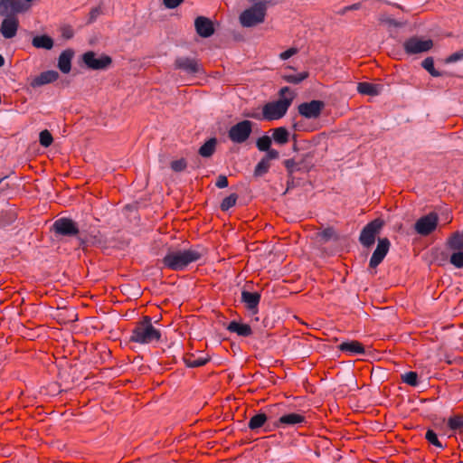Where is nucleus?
I'll list each match as a JSON object with an SVG mask.
<instances>
[{
    "label": "nucleus",
    "mask_w": 463,
    "mask_h": 463,
    "mask_svg": "<svg viewBox=\"0 0 463 463\" xmlns=\"http://www.w3.org/2000/svg\"><path fill=\"white\" fill-rule=\"evenodd\" d=\"M205 254L202 245L191 246L188 249H168L162 260L164 267L180 271L185 269L191 263L200 260Z\"/></svg>",
    "instance_id": "1"
},
{
    "label": "nucleus",
    "mask_w": 463,
    "mask_h": 463,
    "mask_svg": "<svg viewBox=\"0 0 463 463\" xmlns=\"http://www.w3.org/2000/svg\"><path fill=\"white\" fill-rule=\"evenodd\" d=\"M161 339V333L152 325L150 317L146 316L141 321L136 324L131 332L129 340L141 345L151 344Z\"/></svg>",
    "instance_id": "2"
},
{
    "label": "nucleus",
    "mask_w": 463,
    "mask_h": 463,
    "mask_svg": "<svg viewBox=\"0 0 463 463\" xmlns=\"http://www.w3.org/2000/svg\"><path fill=\"white\" fill-rule=\"evenodd\" d=\"M293 97L290 98H280L278 100L268 102L263 106L262 115L260 114H246V117L252 118L255 119H265L272 121L283 118L289 106L291 105Z\"/></svg>",
    "instance_id": "3"
},
{
    "label": "nucleus",
    "mask_w": 463,
    "mask_h": 463,
    "mask_svg": "<svg viewBox=\"0 0 463 463\" xmlns=\"http://www.w3.org/2000/svg\"><path fill=\"white\" fill-rule=\"evenodd\" d=\"M51 231L58 240L62 238L78 237L80 229L77 223L67 217L57 219L52 225Z\"/></svg>",
    "instance_id": "4"
},
{
    "label": "nucleus",
    "mask_w": 463,
    "mask_h": 463,
    "mask_svg": "<svg viewBox=\"0 0 463 463\" xmlns=\"http://www.w3.org/2000/svg\"><path fill=\"white\" fill-rule=\"evenodd\" d=\"M266 12L259 5H252L250 8L244 10L240 15V23L244 27H253L264 22Z\"/></svg>",
    "instance_id": "5"
},
{
    "label": "nucleus",
    "mask_w": 463,
    "mask_h": 463,
    "mask_svg": "<svg viewBox=\"0 0 463 463\" xmlns=\"http://www.w3.org/2000/svg\"><path fill=\"white\" fill-rule=\"evenodd\" d=\"M383 222L381 219H374L367 223L361 231L359 236L360 243L365 247L370 248L375 242V237L380 232Z\"/></svg>",
    "instance_id": "6"
},
{
    "label": "nucleus",
    "mask_w": 463,
    "mask_h": 463,
    "mask_svg": "<svg viewBox=\"0 0 463 463\" xmlns=\"http://www.w3.org/2000/svg\"><path fill=\"white\" fill-rule=\"evenodd\" d=\"M253 123L242 120L233 125L228 131V137L233 143L241 144L248 140L252 132Z\"/></svg>",
    "instance_id": "7"
},
{
    "label": "nucleus",
    "mask_w": 463,
    "mask_h": 463,
    "mask_svg": "<svg viewBox=\"0 0 463 463\" xmlns=\"http://www.w3.org/2000/svg\"><path fill=\"white\" fill-rule=\"evenodd\" d=\"M433 47V41L423 40L417 36L407 39L403 43L404 51L409 55L420 54L429 52Z\"/></svg>",
    "instance_id": "8"
},
{
    "label": "nucleus",
    "mask_w": 463,
    "mask_h": 463,
    "mask_svg": "<svg viewBox=\"0 0 463 463\" xmlns=\"http://www.w3.org/2000/svg\"><path fill=\"white\" fill-rule=\"evenodd\" d=\"M439 217L435 213H430L420 217L414 224L416 232L421 236L430 234L438 226Z\"/></svg>",
    "instance_id": "9"
},
{
    "label": "nucleus",
    "mask_w": 463,
    "mask_h": 463,
    "mask_svg": "<svg viewBox=\"0 0 463 463\" xmlns=\"http://www.w3.org/2000/svg\"><path fill=\"white\" fill-rule=\"evenodd\" d=\"M307 420L304 414L298 412L283 413L279 419L272 421L275 428L294 427L302 423H306Z\"/></svg>",
    "instance_id": "10"
},
{
    "label": "nucleus",
    "mask_w": 463,
    "mask_h": 463,
    "mask_svg": "<svg viewBox=\"0 0 463 463\" xmlns=\"http://www.w3.org/2000/svg\"><path fill=\"white\" fill-rule=\"evenodd\" d=\"M325 108V103L322 100H311L309 102H303L298 107V113L306 118H317L322 109Z\"/></svg>",
    "instance_id": "11"
},
{
    "label": "nucleus",
    "mask_w": 463,
    "mask_h": 463,
    "mask_svg": "<svg viewBox=\"0 0 463 463\" xmlns=\"http://www.w3.org/2000/svg\"><path fill=\"white\" fill-rule=\"evenodd\" d=\"M84 63L92 70H105L111 63V58L108 55H97L93 52H87L83 54Z\"/></svg>",
    "instance_id": "12"
},
{
    "label": "nucleus",
    "mask_w": 463,
    "mask_h": 463,
    "mask_svg": "<svg viewBox=\"0 0 463 463\" xmlns=\"http://www.w3.org/2000/svg\"><path fill=\"white\" fill-rule=\"evenodd\" d=\"M391 242L387 238L378 239L376 249L373 252V255L369 261L370 268L375 269L387 255Z\"/></svg>",
    "instance_id": "13"
},
{
    "label": "nucleus",
    "mask_w": 463,
    "mask_h": 463,
    "mask_svg": "<svg viewBox=\"0 0 463 463\" xmlns=\"http://www.w3.org/2000/svg\"><path fill=\"white\" fill-rule=\"evenodd\" d=\"M26 10L21 0H0V15L15 16Z\"/></svg>",
    "instance_id": "14"
},
{
    "label": "nucleus",
    "mask_w": 463,
    "mask_h": 463,
    "mask_svg": "<svg viewBox=\"0 0 463 463\" xmlns=\"http://www.w3.org/2000/svg\"><path fill=\"white\" fill-rule=\"evenodd\" d=\"M19 27V21L16 16H5L0 25V33L5 39L14 38Z\"/></svg>",
    "instance_id": "15"
},
{
    "label": "nucleus",
    "mask_w": 463,
    "mask_h": 463,
    "mask_svg": "<svg viewBox=\"0 0 463 463\" xmlns=\"http://www.w3.org/2000/svg\"><path fill=\"white\" fill-rule=\"evenodd\" d=\"M196 33L203 38H208L214 33L213 22L205 16H198L194 20Z\"/></svg>",
    "instance_id": "16"
},
{
    "label": "nucleus",
    "mask_w": 463,
    "mask_h": 463,
    "mask_svg": "<svg viewBox=\"0 0 463 463\" xmlns=\"http://www.w3.org/2000/svg\"><path fill=\"white\" fill-rule=\"evenodd\" d=\"M175 68L188 74H196L201 71L198 62L189 57H178L175 61Z\"/></svg>",
    "instance_id": "17"
},
{
    "label": "nucleus",
    "mask_w": 463,
    "mask_h": 463,
    "mask_svg": "<svg viewBox=\"0 0 463 463\" xmlns=\"http://www.w3.org/2000/svg\"><path fill=\"white\" fill-rule=\"evenodd\" d=\"M260 301V294L259 292H250L248 290H242L241 292V302L245 304L247 309L251 311L253 314L258 312V306Z\"/></svg>",
    "instance_id": "18"
},
{
    "label": "nucleus",
    "mask_w": 463,
    "mask_h": 463,
    "mask_svg": "<svg viewBox=\"0 0 463 463\" xmlns=\"http://www.w3.org/2000/svg\"><path fill=\"white\" fill-rule=\"evenodd\" d=\"M59 78V73L56 71H46L36 76L32 81L33 88H38L45 84L52 83Z\"/></svg>",
    "instance_id": "19"
},
{
    "label": "nucleus",
    "mask_w": 463,
    "mask_h": 463,
    "mask_svg": "<svg viewBox=\"0 0 463 463\" xmlns=\"http://www.w3.org/2000/svg\"><path fill=\"white\" fill-rule=\"evenodd\" d=\"M338 349L348 354H364L365 349L364 345L355 340L343 342L338 345Z\"/></svg>",
    "instance_id": "20"
},
{
    "label": "nucleus",
    "mask_w": 463,
    "mask_h": 463,
    "mask_svg": "<svg viewBox=\"0 0 463 463\" xmlns=\"http://www.w3.org/2000/svg\"><path fill=\"white\" fill-rule=\"evenodd\" d=\"M226 329L231 333H235L239 336L248 337L252 335L251 327L247 324H242L232 320L228 324Z\"/></svg>",
    "instance_id": "21"
},
{
    "label": "nucleus",
    "mask_w": 463,
    "mask_h": 463,
    "mask_svg": "<svg viewBox=\"0 0 463 463\" xmlns=\"http://www.w3.org/2000/svg\"><path fill=\"white\" fill-rule=\"evenodd\" d=\"M73 52L71 50L63 51L58 59V68L63 73H69L71 68V59Z\"/></svg>",
    "instance_id": "22"
},
{
    "label": "nucleus",
    "mask_w": 463,
    "mask_h": 463,
    "mask_svg": "<svg viewBox=\"0 0 463 463\" xmlns=\"http://www.w3.org/2000/svg\"><path fill=\"white\" fill-rule=\"evenodd\" d=\"M269 420V416L264 412H259L252 416L249 422L248 428L255 432H258L259 430L265 425V423Z\"/></svg>",
    "instance_id": "23"
},
{
    "label": "nucleus",
    "mask_w": 463,
    "mask_h": 463,
    "mask_svg": "<svg viewBox=\"0 0 463 463\" xmlns=\"http://www.w3.org/2000/svg\"><path fill=\"white\" fill-rule=\"evenodd\" d=\"M382 89V86L369 82H360L357 85V91L363 95L377 96Z\"/></svg>",
    "instance_id": "24"
},
{
    "label": "nucleus",
    "mask_w": 463,
    "mask_h": 463,
    "mask_svg": "<svg viewBox=\"0 0 463 463\" xmlns=\"http://www.w3.org/2000/svg\"><path fill=\"white\" fill-rule=\"evenodd\" d=\"M32 44L38 49L51 50L53 47V40L46 35H38L33 38Z\"/></svg>",
    "instance_id": "25"
},
{
    "label": "nucleus",
    "mask_w": 463,
    "mask_h": 463,
    "mask_svg": "<svg viewBox=\"0 0 463 463\" xmlns=\"http://www.w3.org/2000/svg\"><path fill=\"white\" fill-rule=\"evenodd\" d=\"M217 139L212 137L208 139L198 150L201 156L204 158H210L216 150Z\"/></svg>",
    "instance_id": "26"
},
{
    "label": "nucleus",
    "mask_w": 463,
    "mask_h": 463,
    "mask_svg": "<svg viewBox=\"0 0 463 463\" xmlns=\"http://www.w3.org/2000/svg\"><path fill=\"white\" fill-rule=\"evenodd\" d=\"M272 133V138L275 143L279 145H285L288 142L289 132L284 127L274 128Z\"/></svg>",
    "instance_id": "27"
},
{
    "label": "nucleus",
    "mask_w": 463,
    "mask_h": 463,
    "mask_svg": "<svg viewBox=\"0 0 463 463\" xmlns=\"http://www.w3.org/2000/svg\"><path fill=\"white\" fill-rule=\"evenodd\" d=\"M449 249L454 250H463V232H454L448 241Z\"/></svg>",
    "instance_id": "28"
},
{
    "label": "nucleus",
    "mask_w": 463,
    "mask_h": 463,
    "mask_svg": "<svg viewBox=\"0 0 463 463\" xmlns=\"http://www.w3.org/2000/svg\"><path fill=\"white\" fill-rule=\"evenodd\" d=\"M184 364L187 367L194 368V367H200L204 365L208 361L209 358L207 357H196L193 354L185 356L184 358Z\"/></svg>",
    "instance_id": "29"
},
{
    "label": "nucleus",
    "mask_w": 463,
    "mask_h": 463,
    "mask_svg": "<svg viewBox=\"0 0 463 463\" xmlns=\"http://www.w3.org/2000/svg\"><path fill=\"white\" fill-rule=\"evenodd\" d=\"M284 406L279 403L272 404L266 407V415L269 416V420H272L276 418H279L283 414Z\"/></svg>",
    "instance_id": "30"
},
{
    "label": "nucleus",
    "mask_w": 463,
    "mask_h": 463,
    "mask_svg": "<svg viewBox=\"0 0 463 463\" xmlns=\"http://www.w3.org/2000/svg\"><path fill=\"white\" fill-rule=\"evenodd\" d=\"M421 66L423 69H425L432 77H440L442 73L439 71H437L434 68V60L432 57H427L425 58L422 62Z\"/></svg>",
    "instance_id": "31"
},
{
    "label": "nucleus",
    "mask_w": 463,
    "mask_h": 463,
    "mask_svg": "<svg viewBox=\"0 0 463 463\" xmlns=\"http://www.w3.org/2000/svg\"><path fill=\"white\" fill-rule=\"evenodd\" d=\"M314 154L311 152L301 155L298 163L302 167V171L308 172L314 165L313 163Z\"/></svg>",
    "instance_id": "32"
},
{
    "label": "nucleus",
    "mask_w": 463,
    "mask_h": 463,
    "mask_svg": "<svg viewBox=\"0 0 463 463\" xmlns=\"http://www.w3.org/2000/svg\"><path fill=\"white\" fill-rule=\"evenodd\" d=\"M270 163H269L267 160H265L263 157L261 160L257 164L254 169L253 175L255 177H261L265 174H267L270 168Z\"/></svg>",
    "instance_id": "33"
},
{
    "label": "nucleus",
    "mask_w": 463,
    "mask_h": 463,
    "mask_svg": "<svg viewBox=\"0 0 463 463\" xmlns=\"http://www.w3.org/2000/svg\"><path fill=\"white\" fill-rule=\"evenodd\" d=\"M308 77L307 71H303L298 74H284L283 79L288 82L293 84H298L303 81L305 79Z\"/></svg>",
    "instance_id": "34"
},
{
    "label": "nucleus",
    "mask_w": 463,
    "mask_h": 463,
    "mask_svg": "<svg viewBox=\"0 0 463 463\" xmlns=\"http://www.w3.org/2000/svg\"><path fill=\"white\" fill-rule=\"evenodd\" d=\"M425 439L430 444L435 446L436 448L439 449H444V445L439 441L437 433L433 430L429 429L426 431Z\"/></svg>",
    "instance_id": "35"
},
{
    "label": "nucleus",
    "mask_w": 463,
    "mask_h": 463,
    "mask_svg": "<svg viewBox=\"0 0 463 463\" xmlns=\"http://www.w3.org/2000/svg\"><path fill=\"white\" fill-rule=\"evenodd\" d=\"M317 237H319L323 242H327L330 240H337V235L332 227H327L318 232Z\"/></svg>",
    "instance_id": "36"
},
{
    "label": "nucleus",
    "mask_w": 463,
    "mask_h": 463,
    "mask_svg": "<svg viewBox=\"0 0 463 463\" xmlns=\"http://www.w3.org/2000/svg\"><path fill=\"white\" fill-rule=\"evenodd\" d=\"M238 199V195L236 194H232L229 196L225 197L220 205L222 211L226 212L236 204Z\"/></svg>",
    "instance_id": "37"
},
{
    "label": "nucleus",
    "mask_w": 463,
    "mask_h": 463,
    "mask_svg": "<svg viewBox=\"0 0 463 463\" xmlns=\"http://www.w3.org/2000/svg\"><path fill=\"white\" fill-rule=\"evenodd\" d=\"M283 164L289 176H291L294 172L302 171L300 163H298V161H296L294 158L287 159L284 161Z\"/></svg>",
    "instance_id": "38"
},
{
    "label": "nucleus",
    "mask_w": 463,
    "mask_h": 463,
    "mask_svg": "<svg viewBox=\"0 0 463 463\" xmlns=\"http://www.w3.org/2000/svg\"><path fill=\"white\" fill-rule=\"evenodd\" d=\"M271 142V138L269 136L265 135L257 139L256 146L260 151L265 152L266 150H269V148H270Z\"/></svg>",
    "instance_id": "39"
},
{
    "label": "nucleus",
    "mask_w": 463,
    "mask_h": 463,
    "mask_svg": "<svg viewBox=\"0 0 463 463\" xmlns=\"http://www.w3.org/2000/svg\"><path fill=\"white\" fill-rule=\"evenodd\" d=\"M450 263L458 268L462 269L463 268V250H457L456 252L452 253L449 259Z\"/></svg>",
    "instance_id": "40"
},
{
    "label": "nucleus",
    "mask_w": 463,
    "mask_h": 463,
    "mask_svg": "<svg viewBox=\"0 0 463 463\" xmlns=\"http://www.w3.org/2000/svg\"><path fill=\"white\" fill-rule=\"evenodd\" d=\"M402 379L403 383L411 385L417 386L418 385V373L416 372H408L402 375Z\"/></svg>",
    "instance_id": "41"
},
{
    "label": "nucleus",
    "mask_w": 463,
    "mask_h": 463,
    "mask_svg": "<svg viewBox=\"0 0 463 463\" xmlns=\"http://www.w3.org/2000/svg\"><path fill=\"white\" fill-rule=\"evenodd\" d=\"M39 141L43 146L48 147L52 145L53 138H52V134L48 130L45 129V130H43L40 132Z\"/></svg>",
    "instance_id": "42"
},
{
    "label": "nucleus",
    "mask_w": 463,
    "mask_h": 463,
    "mask_svg": "<svg viewBox=\"0 0 463 463\" xmlns=\"http://www.w3.org/2000/svg\"><path fill=\"white\" fill-rule=\"evenodd\" d=\"M448 426L453 430L463 429V417L458 415L450 417L448 420Z\"/></svg>",
    "instance_id": "43"
},
{
    "label": "nucleus",
    "mask_w": 463,
    "mask_h": 463,
    "mask_svg": "<svg viewBox=\"0 0 463 463\" xmlns=\"http://www.w3.org/2000/svg\"><path fill=\"white\" fill-rule=\"evenodd\" d=\"M379 21L383 24H385L389 26H392V27H402V24L398 22L397 20L386 15V14H383L380 16L379 18Z\"/></svg>",
    "instance_id": "44"
},
{
    "label": "nucleus",
    "mask_w": 463,
    "mask_h": 463,
    "mask_svg": "<svg viewBox=\"0 0 463 463\" xmlns=\"http://www.w3.org/2000/svg\"><path fill=\"white\" fill-rule=\"evenodd\" d=\"M187 166V163L185 159L181 158L179 160H175L171 163V169L174 172L179 173L184 171Z\"/></svg>",
    "instance_id": "45"
},
{
    "label": "nucleus",
    "mask_w": 463,
    "mask_h": 463,
    "mask_svg": "<svg viewBox=\"0 0 463 463\" xmlns=\"http://www.w3.org/2000/svg\"><path fill=\"white\" fill-rule=\"evenodd\" d=\"M253 5H259L260 7H263L265 12H267V9L269 6L275 5L279 3V0H249Z\"/></svg>",
    "instance_id": "46"
},
{
    "label": "nucleus",
    "mask_w": 463,
    "mask_h": 463,
    "mask_svg": "<svg viewBox=\"0 0 463 463\" xmlns=\"http://www.w3.org/2000/svg\"><path fill=\"white\" fill-rule=\"evenodd\" d=\"M463 60V48L459 51L450 54L449 57L446 58L445 62L446 63H454L459 61Z\"/></svg>",
    "instance_id": "47"
},
{
    "label": "nucleus",
    "mask_w": 463,
    "mask_h": 463,
    "mask_svg": "<svg viewBox=\"0 0 463 463\" xmlns=\"http://www.w3.org/2000/svg\"><path fill=\"white\" fill-rule=\"evenodd\" d=\"M267 154L263 156L265 160H267L269 163H270L273 159H278L279 156V151L275 149L269 148V150H266Z\"/></svg>",
    "instance_id": "48"
},
{
    "label": "nucleus",
    "mask_w": 463,
    "mask_h": 463,
    "mask_svg": "<svg viewBox=\"0 0 463 463\" xmlns=\"http://www.w3.org/2000/svg\"><path fill=\"white\" fill-rule=\"evenodd\" d=\"M100 14L101 8L99 6L92 8L90 12L88 24H92L93 22H95Z\"/></svg>",
    "instance_id": "49"
},
{
    "label": "nucleus",
    "mask_w": 463,
    "mask_h": 463,
    "mask_svg": "<svg viewBox=\"0 0 463 463\" xmlns=\"http://www.w3.org/2000/svg\"><path fill=\"white\" fill-rule=\"evenodd\" d=\"M298 52V50L297 48H295V47L289 48L287 51L281 52L279 54V58L281 60H288L291 56L295 55Z\"/></svg>",
    "instance_id": "50"
},
{
    "label": "nucleus",
    "mask_w": 463,
    "mask_h": 463,
    "mask_svg": "<svg viewBox=\"0 0 463 463\" xmlns=\"http://www.w3.org/2000/svg\"><path fill=\"white\" fill-rule=\"evenodd\" d=\"M215 185H216L218 188H225V187H227V186H228V179H227L226 175H220L217 177V180H216Z\"/></svg>",
    "instance_id": "51"
},
{
    "label": "nucleus",
    "mask_w": 463,
    "mask_h": 463,
    "mask_svg": "<svg viewBox=\"0 0 463 463\" xmlns=\"http://www.w3.org/2000/svg\"><path fill=\"white\" fill-rule=\"evenodd\" d=\"M184 0H163L164 5L165 7L169 9L176 8L178 5H180Z\"/></svg>",
    "instance_id": "52"
},
{
    "label": "nucleus",
    "mask_w": 463,
    "mask_h": 463,
    "mask_svg": "<svg viewBox=\"0 0 463 463\" xmlns=\"http://www.w3.org/2000/svg\"><path fill=\"white\" fill-rule=\"evenodd\" d=\"M360 7H361V4L360 3H356V4H354V5H348V6H345L344 8H342L338 12V14H345L347 11L358 10Z\"/></svg>",
    "instance_id": "53"
},
{
    "label": "nucleus",
    "mask_w": 463,
    "mask_h": 463,
    "mask_svg": "<svg viewBox=\"0 0 463 463\" xmlns=\"http://www.w3.org/2000/svg\"><path fill=\"white\" fill-rule=\"evenodd\" d=\"M73 35L72 33V31L71 29H65L62 33V36L67 38V39H70L71 38Z\"/></svg>",
    "instance_id": "54"
},
{
    "label": "nucleus",
    "mask_w": 463,
    "mask_h": 463,
    "mask_svg": "<svg viewBox=\"0 0 463 463\" xmlns=\"http://www.w3.org/2000/svg\"><path fill=\"white\" fill-rule=\"evenodd\" d=\"M289 91V88L288 87H283L280 90H279V95L282 97V98H285L284 95Z\"/></svg>",
    "instance_id": "55"
},
{
    "label": "nucleus",
    "mask_w": 463,
    "mask_h": 463,
    "mask_svg": "<svg viewBox=\"0 0 463 463\" xmlns=\"http://www.w3.org/2000/svg\"><path fill=\"white\" fill-rule=\"evenodd\" d=\"M77 238H78V240H79V244H80V247H82V248H84V247H85V245H86V241H85L84 239H82V238L79 237V236H78Z\"/></svg>",
    "instance_id": "56"
},
{
    "label": "nucleus",
    "mask_w": 463,
    "mask_h": 463,
    "mask_svg": "<svg viewBox=\"0 0 463 463\" xmlns=\"http://www.w3.org/2000/svg\"><path fill=\"white\" fill-rule=\"evenodd\" d=\"M5 65V58L0 54V68Z\"/></svg>",
    "instance_id": "57"
},
{
    "label": "nucleus",
    "mask_w": 463,
    "mask_h": 463,
    "mask_svg": "<svg viewBox=\"0 0 463 463\" xmlns=\"http://www.w3.org/2000/svg\"><path fill=\"white\" fill-rule=\"evenodd\" d=\"M6 178V176L3 177V178H0V184H2V182Z\"/></svg>",
    "instance_id": "58"
},
{
    "label": "nucleus",
    "mask_w": 463,
    "mask_h": 463,
    "mask_svg": "<svg viewBox=\"0 0 463 463\" xmlns=\"http://www.w3.org/2000/svg\"><path fill=\"white\" fill-rule=\"evenodd\" d=\"M288 186L292 185V183H290V181H288Z\"/></svg>",
    "instance_id": "59"
},
{
    "label": "nucleus",
    "mask_w": 463,
    "mask_h": 463,
    "mask_svg": "<svg viewBox=\"0 0 463 463\" xmlns=\"http://www.w3.org/2000/svg\"><path fill=\"white\" fill-rule=\"evenodd\" d=\"M288 186L292 185V183H290V181H288Z\"/></svg>",
    "instance_id": "60"
}]
</instances>
